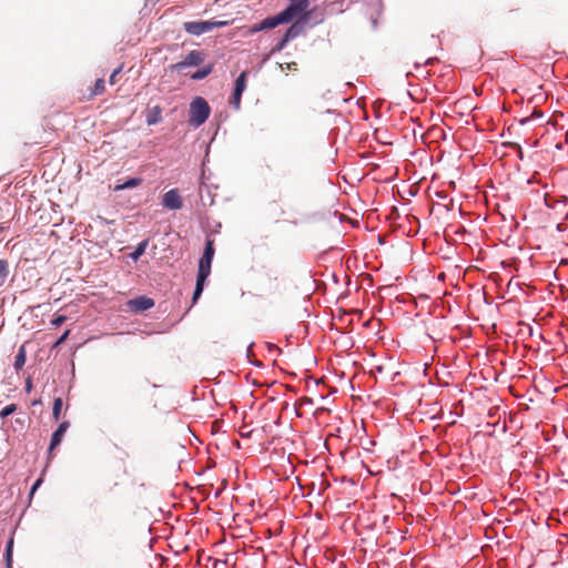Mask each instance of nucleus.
<instances>
[{"label": "nucleus", "instance_id": "1", "mask_svg": "<svg viewBox=\"0 0 568 568\" xmlns=\"http://www.w3.org/2000/svg\"><path fill=\"white\" fill-rule=\"evenodd\" d=\"M211 113V108L207 101L202 97H196L190 104L189 124L193 128H199L205 123Z\"/></svg>", "mask_w": 568, "mask_h": 568}, {"label": "nucleus", "instance_id": "2", "mask_svg": "<svg viewBox=\"0 0 568 568\" xmlns=\"http://www.w3.org/2000/svg\"><path fill=\"white\" fill-rule=\"evenodd\" d=\"M227 24V21L205 20V21H187L183 23V29L186 33L192 36H201L207 33L216 28H222Z\"/></svg>", "mask_w": 568, "mask_h": 568}, {"label": "nucleus", "instance_id": "3", "mask_svg": "<svg viewBox=\"0 0 568 568\" xmlns=\"http://www.w3.org/2000/svg\"><path fill=\"white\" fill-rule=\"evenodd\" d=\"M308 4V0H290V3L281 11V14L284 16L285 22L288 23L304 13Z\"/></svg>", "mask_w": 568, "mask_h": 568}, {"label": "nucleus", "instance_id": "4", "mask_svg": "<svg viewBox=\"0 0 568 568\" xmlns=\"http://www.w3.org/2000/svg\"><path fill=\"white\" fill-rule=\"evenodd\" d=\"M205 59V53L200 50H192L190 51L182 61L173 64L171 68L175 71H181L186 68L191 67H197L200 65Z\"/></svg>", "mask_w": 568, "mask_h": 568}, {"label": "nucleus", "instance_id": "5", "mask_svg": "<svg viewBox=\"0 0 568 568\" xmlns=\"http://www.w3.org/2000/svg\"><path fill=\"white\" fill-rule=\"evenodd\" d=\"M162 205L172 211L182 209L183 200L178 189H171L163 194Z\"/></svg>", "mask_w": 568, "mask_h": 568}, {"label": "nucleus", "instance_id": "6", "mask_svg": "<svg viewBox=\"0 0 568 568\" xmlns=\"http://www.w3.org/2000/svg\"><path fill=\"white\" fill-rule=\"evenodd\" d=\"M247 72L242 71L235 80L233 90L232 104L235 109H240L241 98L246 88Z\"/></svg>", "mask_w": 568, "mask_h": 568}, {"label": "nucleus", "instance_id": "7", "mask_svg": "<svg viewBox=\"0 0 568 568\" xmlns=\"http://www.w3.org/2000/svg\"><path fill=\"white\" fill-rule=\"evenodd\" d=\"M214 246L212 240H206L203 254L199 261V270L211 272V265L214 257Z\"/></svg>", "mask_w": 568, "mask_h": 568}, {"label": "nucleus", "instance_id": "8", "mask_svg": "<svg viewBox=\"0 0 568 568\" xmlns=\"http://www.w3.org/2000/svg\"><path fill=\"white\" fill-rule=\"evenodd\" d=\"M134 312L141 313L154 306V301L148 296H139L129 302Z\"/></svg>", "mask_w": 568, "mask_h": 568}, {"label": "nucleus", "instance_id": "9", "mask_svg": "<svg viewBox=\"0 0 568 568\" xmlns=\"http://www.w3.org/2000/svg\"><path fill=\"white\" fill-rule=\"evenodd\" d=\"M69 426H70V423L64 420L53 432V434L51 435V439H50L49 452L53 450L55 447H58L61 444L63 436H64L65 432L68 430Z\"/></svg>", "mask_w": 568, "mask_h": 568}, {"label": "nucleus", "instance_id": "10", "mask_svg": "<svg viewBox=\"0 0 568 568\" xmlns=\"http://www.w3.org/2000/svg\"><path fill=\"white\" fill-rule=\"evenodd\" d=\"M282 23H286V22L284 20V16H282L280 12L273 17H267V18L263 19L260 22V28L264 29V30H268V29H274Z\"/></svg>", "mask_w": 568, "mask_h": 568}, {"label": "nucleus", "instance_id": "11", "mask_svg": "<svg viewBox=\"0 0 568 568\" xmlns=\"http://www.w3.org/2000/svg\"><path fill=\"white\" fill-rule=\"evenodd\" d=\"M162 121V108L160 105H154L148 109V113L145 116V122L148 125H155Z\"/></svg>", "mask_w": 568, "mask_h": 568}, {"label": "nucleus", "instance_id": "12", "mask_svg": "<svg viewBox=\"0 0 568 568\" xmlns=\"http://www.w3.org/2000/svg\"><path fill=\"white\" fill-rule=\"evenodd\" d=\"M306 22V19H303V22H294L292 23L287 30L285 31V33L283 34L284 36V41H291L295 38H297L301 32L303 31V24Z\"/></svg>", "mask_w": 568, "mask_h": 568}, {"label": "nucleus", "instance_id": "13", "mask_svg": "<svg viewBox=\"0 0 568 568\" xmlns=\"http://www.w3.org/2000/svg\"><path fill=\"white\" fill-rule=\"evenodd\" d=\"M141 183H142V179L141 178H130L126 181H124L123 183L116 184L114 186V191H122V190H126V189H133V187L139 186Z\"/></svg>", "mask_w": 568, "mask_h": 568}, {"label": "nucleus", "instance_id": "14", "mask_svg": "<svg viewBox=\"0 0 568 568\" xmlns=\"http://www.w3.org/2000/svg\"><path fill=\"white\" fill-rule=\"evenodd\" d=\"M149 241L143 240L141 241L138 246L134 248L133 252L130 253V258L133 261H138L145 252L148 247Z\"/></svg>", "mask_w": 568, "mask_h": 568}, {"label": "nucleus", "instance_id": "15", "mask_svg": "<svg viewBox=\"0 0 568 568\" xmlns=\"http://www.w3.org/2000/svg\"><path fill=\"white\" fill-rule=\"evenodd\" d=\"M212 71H213V64H207V65L203 67L202 69L195 71L191 75V79L195 80V81L202 80V79L206 78L207 75H210L212 73Z\"/></svg>", "mask_w": 568, "mask_h": 568}, {"label": "nucleus", "instance_id": "16", "mask_svg": "<svg viewBox=\"0 0 568 568\" xmlns=\"http://www.w3.org/2000/svg\"><path fill=\"white\" fill-rule=\"evenodd\" d=\"M12 551H13V538H10L7 541L6 551H4V561L7 568H12Z\"/></svg>", "mask_w": 568, "mask_h": 568}, {"label": "nucleus", "instance_id": "17", "mask_svg": "<svg viewBox=\"0 0 568 568\" xmlns=\"http://www.w3.org/2000/svg\"><path fill=\"white\" fill-rule=\"evenodd\" d=\"M26 363V352H24V347L21 346L14 357V363H13V367L16 371H19L23 367Z\"/></svg>", "mask_w": 568, "mask_h": 568}, {"label": "nucleus", "instance_id": "18", "mask_svg": "<svg viewBox=\"0 0 568 568\" xmlns=\"http://www.w3.org/2000/svg\"><path fill=\"white\" fill-rule=\"evenodd\" d=\"M9 275V263L7 260L0 258V285H2Z\"/></svg>", "mask_w": 568, "mask_h": 568}, {"label": "nucleus", "instance_id": "19", "mask_svg": "<svg viewBox=\"0 0 568 568\" xmlns=\"http://www.w3.org/2000/svg\"><path fill=\"white\" fill-rule=\"evenodd\" d=\"M62 404L63 403H62V398L61 397L54 398L53 406H52V416H53L54 420H59L60 419V413H61Z\"/></svg>", "mask_w": 568, "mask_h": 568}, {"label": "nucleus", "instance_id": "20", "mask_svg": "<svg viewBox=\"0 0 568 568\" xmlns=\"http://www.w3.org/2000/svg\"><path fill=\"white\" fill-rule=\"evenodd\" d=\"M210 273H211V272H209V271L199 270V271H197V275H196V283H195V286H200V287H203V288H204L205 281L207 280V277H209Z\"/></svg>", "mask_w": 568, "mask_h": 568}, {"label": "nucleus", "instance_id": "21", "mask_svg": "<svg viewBox=\"0 0 568 568\" xmlns=\"http://www.w3.org/2000/svg\"><path fill=\"white\" fill-rule=\"evenodd\" d=\"M18 409L17 404H9L0 410V418H7Z\"/></svg>", "mask_w": 568, "mask_h": 568}, {"label": "nucleus", "instance_id": "22", "mask_svg": "<svg viewBox=\"0 0 568 568\" xmlns=\"http://www.w3.org/2000/svg\"><path fill=\"white\" fill-rule=\"evenodd\" d=\"M288 43V41H284V36L282 37V39L277 42V44L272 49L271 53H277V52H281L285 47L286 44Z\"/></svg>", "mask_w": 568, "mask_h": 568}, {"label": "nucleus", "instance_id": "23", "mask_svg": "<svg viewBox=\"0 0 568 568\" xmlns=\"http://www.w3.org/2000/svg\"><path fill=\"white\" fill-rule=\"evenodd\" d=\"M104 91V80L98 79L94 83V94H101Z\"/></svg>", "mask_w": 568, "mask_h": 568}, {"label": "nucleus", "instance_id": "24", "mask_svg": "<svg viewBox=\"0 0 568 568\" xmlns=\"http://www.w3.org/2000/svg\"><path fill=\"white\" fill-rule=\"evenodd\" d=\"M65 320H67L65 315H58L51 321V325L54 327H59L60 325H62L65 322Z\"/></svg>", "mask_w": 568, "mask_h": 568}, {"label": "nucleus", "instance_id": "25", "mask_svg": "<svg viewBox=\"0 0 568 568\" xmlns=\"http://www.w3.org/2000/svg\"><path fill=\"white\" fill-rule=\"evenodd\" d=\"M203 287H200V286H195L194 287V292H193V296H192V303L195 304L196 301L200 298V296L202 295L203 293Z\"/></svg>", "mask_w": 568, "mask_h": 568}, {"label": "nucleus", "instance_id": "26", "mask_svg": "<svg viewBox=\"0 0 568 568\" xmlns=\"http://www.w3.org/2000/svg\"><path fill=\"white\" fill-rule=\"evenodd\" d=\"M70 331H65L53 344V347H58L61 345L69 336Z\"/></svg>", "mask_w": 568, "mask_h": 568}, {"label": "nucleus", "instance_id": "27", "mask_svg": "<svg viewBox=\"0 0 568 568\" xmlns=\"http://www.w3.org/2000/svg\"><path fill=\"white\" fill-rule=\"evenodd\" d=\"M41 484H42V478H38V479L33 483V485H32V487H31V489H30V496H32V495L36 493V490L41 486Z\"/></svg>", "mask_w": 568, "mask_h": 568}, {"label": "nucleus", "instance_id": "28", "mask_svg": "<svg viewBox=\"0 0 568 568\" xmlns=\"http://www.w3.org/2000/svg\"><path fill=\"white\" fill-rule=\"evenodd\" d=\"M264 29H261L260 28V23H256L254 26L251 27L250 29V33H256V32H260V31H263Z\"/></svg>", "mask_w": 568, "mask_h": 568}, {"label": "nucleus", "instance_id": "29", "mask_svg": "<svg viewBox=\"0 0 568 568\" xmlns=\"http://www.w3.org/2000/svg\"><path fill=\"white\" fill-rule=\"evenodd\" d=\"M120 73V69H116L112 72V74L110 75V81L113 83L114 82V79H116V75Z\"/></svg>", "mask_w": 568, "mask_h": 568}, {"label": "nucleus", "instance_id": "30", "mask_svg": "<svg viewBox=\"0 0 568 568\" xmlns=\"http://www.w3.org/2000/svg\"><path fill=\"white\" fill-rule=\"evenodd\" d=\"M435 61H437V58H427L426 61L424 62V65L433 64Z\"/></svg>", "mask_w": 568, "mask_h": 568}, {"label": "nucleus", "instance_id": "31", "mask_svg": "<svg viewBox=\"0 0 568 568\" xmlns=\"http://www.w3.org/2000/svg\"><path fill=\"white\" fill-rule=\"evenodd\" d=\"M31 387H32L31 379H28L27 383H26V390L30 392Z\"/></svg>", "mask_w": 568, "mask_h": 568}, {"label": "nucleus", "instance_id": "32", "mask_svg": "<svg viewBox=\"0 0 568 568\" xmlns=\"http://www.w3.org/2000/svg\"><path fill=\"white\" fill-rule=\"evenodd\" d=\"M529 121H530V118H524V119H521V120H520V124H521V125H525V124H527Z\"/></svg>", "mask_w": 568, "mask_h": 568}, {"label": "nucleus", "instance_id": "33", "mask_svg": "<svg viewBox=\"0 0 568 568\" xmlns=\"http://www.w3.org/2000/svg\"><path fill=\"white\" fill-rule=\"evenodd\" d=\"M532 116L541 118V116H542V113H539V112L535 111V112L532 113Z\"/></svg>", "mask_w": 568, "mask_h": 568}, {"label": "nucleus", "instance_id": "34", "mask_svg": "<svg viewBox=\"0 0 568 568\" xmlns=\"http://www.w3.org/2000/svg\"><path fill=\"white\" fill-rule=\"evenodd\" d=\"M422 65H423V64H422V63H419V62H415V64H414L415 69H419Z\"/></svg>", "mask_w": 568, "mask_h": 568}, {"label": "nucleus", "instance_id": "35", "mask_svg": "<svg viewBox=\"0 0 568 568\" xmlns=\"http://www.w3.org/2000/svg\"><path fill=\"white\" fill-rule=\"evenodd\" d=\"M568 199L566 196L562 197V200L558 201L559 203H566Z\"/></svg>", "mask_w": 568, "mask_h": 568}, {"label": "nucleus", "instance_id": "36", "mask_svg": "<svg viewBox=\"0 0 568 568\" xmlns=\"http://www.w3.org/2000/svg\"><path fill=\"white\" fill-rule=\"evenodd\" d=\"M557 229H558V231H564V229H562V223H559V224L557 225Z\"/></svg>", "mask_w": 568, "mask_h": 568}, {"label": "nucleus", "instance_id": "37", "mask_svg": "<svg viewBox=\"0 0 568 568\" xmlns=\"http://www.w3.org/2000/svg\"><path fill=\"white\" fill-rule=\"evenodd\" d=\"M373 27L376 28L377 21L375 19L372 20Z\"/></svg>", "mask_w": 568, "mask_h": 568}, {"label": "nucleus", "instance_id": "38", "mask_svg": "<svg viewBox=\"0 0 568 568\" xmlns=\"http://www.w3.org/2000/svg\"><path fill=\"white\" fill-rule=\"evenodd\" d=\"M565 220H568V212H567V213H566V215H565Z\"/></svg>", "mask_w": 568, "mask_h": 568}, {"label": "nucleus", "instance_id": "39", "mask_svg": "<svg viewBox=\"0 0 568 568\" xmlns=\"http://www.w3.org/2000/svg\"><path fill=\"white\" fill-rule=\"evenodd\" d=\"M3 227L0 225V230H2Z\"/></svg>", "mask_w": 568, "mask_h": 568}]
</instances>
